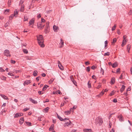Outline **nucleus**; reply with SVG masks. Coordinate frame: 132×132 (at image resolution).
I'll use <instances>...</instances> for the list:
<instances>
[{
	"instance_id": "obj_61",
	"label": "nucleus",
	"mask_w": 132,
	"mask_h": 132,
	"mask_svg": "<svg viewBox=\"0 0 132 132\" xmlns=\"http://www.w3.org/2000/svg\"><path fill=\"white\" fill-rule=\"evenodd\" d=\"M40 78V77H38L36 78V79L37 80V81H38L39 80V78Z\"/></svg>"
},
{
	"instance_id": "obj_53",
	"label": "nucleus",
	"mask_w": 132,
	"mask_h": 132,
	"mask_svg": "<svg viewBox=\"0 0 132 132\" xmlns=\"http://www.w3.org/2000/svg\"><path fill=\"white\" fill-rule=\"evenodd\" d=\"M113 102L114 103H116L117 102V100L116 98H114L113 100Z\"/></svg>"
},
{
	"instance_id": "obj_44",
	"label": "nucleus",
	"mask_w": 132,
	"mask_h": 132,
	"mask_svg": "<svg viewBox=\"0 0 132 132\" xmlns=\"http://www.w3.org/2000/svg\"><path fill=\"white\" fill-rule=\"evenodd\" d=\"M12 0H9L8 2V5L9 6H10L11 5V2Z\"/></svg>"
},
{
	"instance_id": "obj_10",
	"label": "nucleus",
	"mask_w": 132,
	"mask_h": 132,
	"mask_svg": "<svg viewBox=\"0 0 132 132\" xmlns=\"http://www.w3.org/2000/svg\"><path fill=\"white\" fill-rule=\"evenodd\" d=\"M29 101L31 102L32 103L34 104H36L37 103V101L34 100H33L31 98H29Z\"/></svg>"
},
{
	"instance_id": "obj_2",
	"label": "nucleus",
	"mask_w": 132,
	"mask_h": 132,
	"mask_svg": "<svg viewBox=\"0 0 132 132\" xmlns=\"http://www.w3.org/2000/svg\"><path fill=\"white\" fill-rule=\"evenodd\" d=\"M57 117L59 119V120L61 121H65L66 120H68L69 122H67L66 123L64 124V127H66L67 126H68L70 125L71 122L70 120H69V119L67 118H65L63 119L61 117L59 116L57 114Z\"/></svg>"
},
{
	"instance_id": "obj_39",
	"label": "nucleus",
	"mask_w": 132,
	"mask_h": 132,
	"mask_svg": "<svg viewBox=\"0 0 132 132\" xmlns=\"http://www.w3.org/2000/svg\"><path fill=\"white\" fill-rule=\"evenodd\" d=\"M116 26L115 25L112 28V31H113L114 30H115V29H116Z\"/></svg>"
},
{
	"instance_id": "obj_22",
	"label": "nucleus",
	"mask_w": 132,
	"mask_h": 132,
	"mask_svg": "<svg viewBox=\"0 0 132 132\" xmlns=\"http://www.w3.org/2000/svg\"><path fill=\"white\" fill-rule=\"evenodd\" d=\"M30 80H27L26 81L24 82V84H25L26 85H28L29 84H30Z\"/></svg>"
},
{
	"instance_id": "obj_49",
	"label": "nucleus",
	"mask_w": 132,
	"mask_h": 132,
	"mask_svg": "<svg viewBox=\"0 0 132 132\" xmlns=\"http://www.w3.org/2000/svg\"><path fill=\"white\" fill-rule=\"evenodd\" d=\"M29 109L28 108H26L25 109H24L23 110L24 111H26L28 110H29Z\"/></svg>"
},
{
	"instance_id": "obj_31",
	"label": "nucleus",
	"mask_w": 132,
	"mask_h": 132,
	"mask_svg": "<svg viewBox=\"0 0 132 132\" xmlns=\"http://www.w3.org/2000/svg\"><path fill=\"white\" fill-rule=\"evenodd\" d=\"M76 107H77V106H73L72 108H71L70 109V111H73V109H75L76 108Z\"/></svg>"
},
{
	"instance_id": "obj_47",
	"label": "nucleus",
	"mask_w": 132,
	"mask_h": 132,
	"mask_svg": "<svg viewBox=\"0 0 132 132\" xmlns=\"http://www.w3.org/2000/svg\"><path fill=\"white\" fill-rule=\"evenodd\" d=\"M86 70L88 72H89L90 71V68L89 67H88L87 68Z\"/></svg>"
},
{
	"instance_id": "obj_45",
	"label": "nucleus",
	"mask_w": 132,
	"mask_h": 132,
	"mask_svg": "<svg viewBox=\"0 0 132 132\" xmlns=\"http://www.w3.org/2000/svg\"><path fill=\"white\" fill-rule=\"evenodd\" d=\"M28 19V18L27 16H24V21H27Z\"/></svg>"
},
{
	"instance_id": "obj_6",
	"label": "nucleus",
	"mask_w": 132,
	"mask_h": 132,
	"mask_svg": "<svg viewBox=\"0 0 132 132\" xmlns=\"http://www.w3.org/2000/svg\"><path fill=\"white\" fill-rule=\"evenodd\" d=\"M23 113H16L14 116V118H18L20 116H23Z\"/></svg>"
},
{
	"instance_id": "obj_18",
	"label": "nucleus",
	"mask_w": 132,
	"mask_h": 132,
	"mask_svg": "<svg viewBox=\"0 0 132 132\" xmlns=\"http://www.w3.org/2000/svg\"><path fill=\"white\" fill-rule=\"evenodd\" d=\"M125 86L124 85H122V87L120 89V92L121 93L125 89Z\"/></svg>"
},
{
	"instance_id": "obj_7",
	"label": "nucleus",
	"mask_w": 132,
	"mask_h": 132,
	"mask_svg": "<svg viewBox=\"0 0 132 132\" xmlns=\"http://www.w3.org/2000/svg\"><path fill=\"white\" fill-rule=\"evenodd\" d=\"M70 78L71 79L72 81L73 84L76 86H77V83L76 81L74 80V79L73 78L72 76H70Z\"/></svg>"
},
{
	"instance_id": "obj_21",
	"label": "nucleus",
	"mask_w": 132,
	"mask_h": 132,
	"mask_svg": "<svg viewBox=\"0 0 132 132\" xmlns=\"http://www.w3.org/2000/svg\"><path fill=\"white\" fill-rule=\"evenodd\" d=\"M58 67L61 70H62L63 69V67L61 64L58 65Z\"/></svg>"
},
{
	"instance_id": "obj_33",
	"label": "nucleus",
	"mask_w": 132,
	"mask_h": 132,
	"mask_svg": "<svg viewBox=\"0 0 132 132\" xmlns=\"http://www.w3.org/2000/svg\"><path fill=\"white\" fill-rule=\"evenodd\" d=\"M14 72L16 73H18L20 72L21 71L20 70H14Z\"/></svg>"
},
{
	"instance_id": "obj_62",
	"label": "nucleus",
	"mask_w": 132,
	"mask_h": 132,
	"mask_svg": "<svg viewBox=\"0 0 132 132\" xmlns=\"http://www.w3.org/2000/svg\"><path fill=\"white\" fill-rule=\"evenodd\" d=\"M14 16H15L14 14H12L11 15V16L10 17V18H13V17Z\"/></svg>"
},
{
	"instance_id": "obj_15",
	"label": "nucleus",
	"mask_w": 132,
	"mask_h": 132,
	"mask_svg": "<svg viewBox=\"0 0 132 132\" xmlns=\"http://www.w3.org/2000/svg\"><path fill=\"white\" fill-rule=\"evenodd\" d=\"M49 109V108L48 107H47L43 109V111L44 112H47Z\"/></svg>"
},
{
	"instance_id": "obj_52",
	"label": "nucleus",
	"mask_w": 132,
	"mask_h": 132,
	"mask_svg": "<svg viewBox=\"0 0 132 132\" xmlns=\"http://www.w3.org/2000/svg\"><path fill=\"white\" fill-rule=\"evenodd\" d=\"M104 94V92L102 91L101 93L100 94V96H102Z\"/></svg>"
},
{
	"instance_id": "obj_20",
	"label": "nucleus",
	"mask_w": 132,
	"mask_h": 132,
	"mask_svg": "<svg viewBox=\"0 0 132 132\" xmlns=\"http://www.w3.org/2000/svg\"><path fill=\"white\" fill-rule=\"evenodd\" d=\"M131 45L128 44L127 46V50L128 53L129 52V51Z\"/></svg>"
},
{
	"instance_id": "obj_59",
	"label": "nucleus",
	"mask_w": 132,
	"mask_h": 132,
	"mask_svg": "<svg viewBox=\"0 0 132 132\" xmlns=\"http://www.w3.org/2000/svg\"><path fill=\"white\" fill-rule=\"evenodd\" d=\"M41 75L42 76L44 77L46 76V74L43 73L41 74Z\"/></svg>"
},
{
	"instance_id": "obj_16",
	"label": "nucleus",
	"mask_w": 132,
	"mask_h": 132,
	"mask_svg": "<svg viewBox=\"0 0 132 132\" xmlns=\"http://www.w3.org/2000/svg\"><path fill=\"white\" fill-rule=\"evenodd\" d=\"M38 72L37 70H35L33 72V75L35 77L37 75Z\"/></svg>"
},
{
	"instance_id": "obj_42",
	"label": "nucleus",
	"mask_w": 132,
	"mask_h": 132,
	"mask_svg": "<svg viewBox=\"0 0 132 132\" xmlns=\"http://www.w3.org/2000/svg\"><path fill=\"white\" fill-rule=\"evenodd\" d=\"M10 10L9 9H6L5 11V14H7V13L9 12Z\"/></svg>"
},
{
	"instance_id": "obj_41",
	"label": "nucleus",
	"mask_w": 132,
	"mask_h": 132,
	"mask_svg": "<svg viewBox=\"0 0 132 132\" xmlns=\"http://www.w3.org/2000/svg\"><path fill=\"white\" fill-rule=\"evenodd\" d=\"M85 64L86 65H87L90 64V63L89 61H86L85 62Z\"/></svg>"
},
{
	"instance_id": "obj_12",
	"label": "nucleus",
	"mask_w": 132,
	"mask_h": 132,
	"mask_svg": "<svg viewBox=\"0 0 132 132\" xmlns=\"http://www.w3.org/2000/svg\"><path fill=\"white\" fill-rule=\"evenodd\" d=\"M115 78L114 77L111 78V84H114L115 82Z\"/></svg>"
},
{
	"instance_id": "obj_34",
	"label": "nucleus",
	"mask_w": 132,
	"mask_h": 132,
	"mask_svg": "<svg viewBox=\"0 0 132 132\" xmlns=\"http://www.w3.org/2000/svg\"><path fill=\"white\" fill-rule=\"evenodd\" d=\"M24 2V0H21L20 1V3H19V5H22V4L23 3V2Z\"/></svg>"
},
{
	"instance_id": "obj_4",
	"label": "nucleus",
	"mask_w": 132,
	"mask_h": 132,
	"mask_svg": "<svg viewBox=\"0 0 132 132\" xmlns=\"http://www.w3.org/2000/svg\"><path fill=\"white\" fill-rule=\"evenodd\" d=\"M42 22H39L37 24L38 28L40 29H42L44 26V25H42Z\"/></svg>"
},
{
	"instance_id": "obj_8",
	"label": "nucleus",
	"mask_w": 132,
	"mask_h": 132,
	"mask_svg": "<svg viewBox=\"0 0 132 132\" xmlns=\"http://www.w3.org/2000/svg\"><path fill=\"white\" fill-rule=\"evenodd\" d=\"M118 118L119 120L121 122L123 121L124 120L123 118L121 115H119L118 116Z\"/></svg>"
},
{
	"instance_id": "obj_38",
	"label": "nucleus",
	"mask_w": 132,
	"mask_h": 132,
	"mask_svg": "<svg viewBox=\"0 0 132 132\" xmlns=\"http://www.w3.org/2000/svg\"><path fill=\"white\" fill-rule=\"evenodd\" d=\"M116 40H117L115 38H114L113 39L112 42V43H115L116 41Z\"/></svg>"
},
{
	"instance_id": "obj_1",
	"label": "nucleus",
	"mask_w": 132,
	"mask_h": 132,
	"mask_svg": "<svg viewBox=\"0 0 132 132\" xmlns=\"http://www.w3.org/2000/svg\"><path fill=\"white\" fill-rule=\"evenodd\" d=\"M37 40L39 44L40 47H44V45L43 44L44 42L43 36L42 35H39L37 36Z\"/></svg>"
},
{
	"instance_id": "obj_50",
	"label": "nucleus",
	"mask_w": 132,
	"mask_h": 132,
	"mask_svg": "<svg viewBox=\"0 0 132 132\" xmlns=\"http://www.w3.org/2000/svg\"><path fill=\"white\" fill-rule=\"evenodd\" d=\"M96 68V67H95L94 66V65L92 66L91 67V68L93 70L95 69Z\"/></svg>"
},
{
	"instance_id": "obj_9",
	"label": "nucleus",
	"mask_w": 132,
	"mask_h": 132,
	"mask_svg": "<svg viewBox=\"0 0 132 132\" xmlns=\"http://www.w3.org/2000/svg\"><path fill=\"white\" fill-rule=\"evenodd\" d=\"M0 96L4 100H9V98H8L4 94H0Z\"/></svg>"
},
{
	"instance_id": "obj_64",
	"label": "nucleus",
	"mask_w": 132,
	"mask_h": 132,
	"mask_svg": "<svg viewBox=\"0 0 132 132\" xmlns=\"http://www.w3.org/2000/svg\"><path fill=\"white\" fill-rule=\"evenodd\" d=\"M71 132H76V130L73 129L72 130Z\"/></svg>"
},
{
	"instance_id": "obj_55",
	"label": "nucleus",
	"mask_w": 132,
	"mask_h": 132,
	"mask_svg": "<svg viewBox=\"0 0 132 132\" xmlns=\"http://www.w3.org/2000/svg\"><path fill=\"white\" fill-rule=\"evenodd\" d=\"M120 69L119 68H118L116 70V73H118L120 71Z\"/></svg>"
},
{
	"instance_id": "obj_3",
	"label": "nucleus",
	"mask_w": 132,
	"mask_h": 132,
	"mask_svg": "<svg viewBox=\"0 0 132 132\" xmlns=\"http://www.w3.org/2000/svg\"><path fill=\"white\" fill-rule=\"evenodd\" d=\"M95 122L96 125L98 126H100L103 123V121L101 118H98L96 119Z\"/></svg>"
},
{
	"instance_id": "obj_24",
	"label": "nucleus",
	"mask_w": 132,
	"mask_h": 132,
	"mask_svg": "<svg viewBox=\"0 0 132 132\" xmlns=\"http://www.w3.org/2000/svg\"><path fill=\"white\" fill-rule=\"evenodd\" d=\"M54 125L53 124H52L51 125L50 128H49V130H53L54 129Z\"/></svg>"
},
{
	"instance_id": "obj_28",
	"label": "nucleus",
	"mask_w": 132,
	"mask_h": 132,
	"mask_svg": "<svg viewBox=\"0 0 132 132\" xmlns=\"http://www.w3.org/2000/svg\"><path fill=\"white\" fill-rule=\"evenodd\" d=\"M54 80V79L53 78H52L49 81V84H50L52 83V82Z\"/></svg>"
},
{
	"instance_id": "obj_60",
	"label": "nucleus",
	"mask_w": 132,
	"mask_h": 132,
	"mask_svg": "<svg viewBox=\"0 0 132 132\" xmlns=\"http://www.w3.org/2000/svg\"><path fill=\"white\" fill-rule=\"evenodd\" d=\"M126 44V43H124V42H122V44L121 45V46L122 47H123L124 45H125Z\"/></svg>"
},
{
	"instance_id": "obj_32",
	"label": "nucleus",
	"mask_w": 132,
	"mask_h": 132,
	"mask_svg": "<svg viewBox=\"0 0 132 132\" xmlns=\"http://www.w3.org/2000/svg\"><path fill=\"white\" fill-rule=\"evenodd\" d=\"M71 111H65V113L66 115H68L70 114Z\"/></svg>"
},
{
	"instance_id": "obj_11",
	"label": "nucleus",
	"mask_w": 132,
	"mask_h": 132,
	"mask_svg": "<svg viewBox=\"0 0 132 132\" xmlns=\"http://www.w3.org/2000/svg\"><path fill=\"white\" fill-rule=\"evenodd\" d=\"M53 29L54 31L55 32H57L58 31V27L55 25L53 26Z\"/></svg>"
},
{
	"instance_id": "obj_25",
	"label": "nucleus",
	"mask_w": 132,
	"mask_h": 132,
	"mask_svg": "<svg viewBox=\"0 0 132 132\" xmlns=\"http://www.w3.org/2000/svg\"><path fill=\"white\" fill-rule=\"evenodd\" d=\"M48 86L46 85H45L43 87V90L44 91L46 89L47 87H48Z\"/></svg>"
},
{
	"instance_id": "obj_5",
	"label": "nucleus",
	"mask_w": 132,
	"mask_h": 132,
	"mask_svg": "<svg viewBox=\"0 0 132 132\" xmlns=\"http://www.w3.org/2000/svg\"><path fill=\"white\" fill-rule=\"evenodd\" d=\"M4 54L8 57H10V56L9 51L7 50H5L4 52Z\"/></svg>"
},
{
	"instance_id": "obj_37",
	"label": "nucleus",
	"mask_w": 132,
	"mask_h": 132,
	"mask_svg": "<svg viewBox=\"0 0 132 132\" xmlns=\"http://www.w3.org/2000/svg\"><path fill=\"white\" fill-rule=\"evenodd\" d=\"M110 55V53L109 52H107L104 53V55L105 56H109Z\"/></svg>"
},
{
	"instance_id": "obj_63",
	"label": "nucleus",
	"mask_w": 132,
	"mask_h": 132,
	"mask_svg": "<svg viewBox=\"0 0 132 132\" xmlns=\"http://www.w3.org/2000/svg\"><path fill=\"white\" fill-rule=\"evenodd\" d=\"M26 59L27 60H30V59H31V58L30 57H26Z\"/></svg>"
},
{
	"instance_id": "obj_35",
	"label": "nucleus",
	"mask_w": 132,
	"mask_h": 132,
	"mask_svg": "<svg viewBox=\"0 0 132 132\" xmlns=\"http://www.w3.org/2000/svg\"><path fill=\"white\" fill-rule=\"evenodd\" d=\"M23 52L24 53L26 54H27L28 53V51L26 49H23Z\"/></svg>"
},
{
	"instance_id": "obj_54",
	"label": "nucleus",
	"mask_w": 132,
	"mask_h": 132,
	"mask_svg": "<svg viewBox=\"0 0 132 132\" xmlns=\"http://www.w3.org/2000/svg\"><path fill=\"white\" fill-rule=\"evenodd\" d=\"M45 20L44 19L42 18L41 19V22H42V23L43 22H45Z\"/></svg>"
},
{
	"instance_id": "obj_14",
	"label": "nucleus",
	"mask_w": 132,
	"mask_h": 132,
	"mask_svg": "<svg viewBox=\"0 0 132 132\" xmlns=\"http://www.w3.org/2000/svg\"><path fill=\"white\" fill-rule=\"evenodd\" d=\"M83 130L84 132H92L91 129H85Z\"/></svg>"
},
{
	"instance_id": "obj_57",
	"label": "nucleus",
	"mask_w": 132,
	"mask_h": 132,
	"mask_svg": "<svg viewBox=\"0 0 132 132\" xmlns=\"http://www.w3.org/2000/svg\"><path fill=\"white\" fill-rule=\"evenodd\" d=\"M101 71L102 72V74L103 75L104 73V70L102 68H101Z\"/></svg>"
},
{
	"instance_id": "obj_43",
	"label": "nucleus",
	"mask_w": 132,
	"mask_h": 132,
	"mask_svg": "<svg viewBox=\"0 0 132 132\" xmlns=\"http://www.w3.org/2000/svg\"><path fill=\"white\" fill-rule=\"evenodd\" d=\"M1 79L2 80H6V77L4 76H2L1 77Z\"/></svg>"
},
{
	"instance_id": "obj_51",
	"label": "nucleus",
	"mask_w": 132,
	"mask_h": 132,
	"mask_svg": "<svg viewBox=\"0 0 132 132\" xmlns=\"http://www.w3.org/2000/svg\"><path fill=\"white\" fill-rule=\"evenodd\" d=\"M11 63H12L14 64L15 63V61L13 60H11Z\"/></svg>"
},
{
	"instance_id": "obj_13",
	"label": "nucleus",
	"mask_w": 132,
	"mask_h": 132,
	"mask_svg": "<svg viewBox=\"0 0 132 132\" xmlns=\"http://www.w3.org/2000/svg\"><path fill=\"white\" fill-rule=\"evenodd\" d=\"M24 118L23 117H21L20 119L19 122L20 124H22L24 122Z\"/></svg>"
},
{
	"instance_id": "obj_26",
	"label": "nucleus",
	"mask_w": 132,
	"mask_h": 132,
	"mask_svg": "<svg viewBox=\"0 0 132 132\" xmlns=\"http://www.w3.org/2000/svg\"><path fill=\"white\" fill-rule=\"evenodd\" d=\"M34 20L33 19H32L29 21V23L31 25L33 24L34 23Z\"/></svg>"
},
{
	"instance_id": "obj_56",
	"label": "nucleus",
	"mask_w": 132,
	"mask_h": 132,
	"mask_svg": "<svg viewBox=\"0 0 132 132\" xmlns=\"http://www.w3.org/2000/svg\"><path fill=\"white\" fill-rule=\"evenodd\" d=\"M49 102V100L47 98L46 99L45 101H43V102L44 103H45L46 102Z\"/></svg>"
},
{
	"instance_id": "obj_30",
	"label": "nucleus",
	"mask_w": 132,
	"mask_h": 132,
	"mask_svg": "<svg viewBox=\"0 0 132 132\" xmlns=\"http://www.w3.org/2000/svg\"><path fill=\"white\" fill-rule=\"evenodd\" d=\"M49 32L48 29L46 28L44 30V32L45 34L48 33Z\"/></svg>"
},
{
	"instance_id": "obj_29",
	"label": "nucleus",
	"mask_w": 132,
	"mask_h": 132,
	"mask_svg": "<svg viewBox=\"0 0 132 132\" xmlns=\"http://www.w3.org/2000/svg\"><path fill=\"white\" fill-rule=\"evenodd\" d=\"M18 13V11L17 10H15L14 12V15L16 16V15Z\"/></svg>"
},
{
	"instance_id": "obj_17",
	"label": "nucleus",
	"mask_w": 132,
	"mask_h": 132,
	"mask_svg": "<svg viewBox=\"0 0 132 132\" xmlns=\"http://www.w3.org/2000/svg\"><path fill=\"white\" fill-rule=\"evenodd\" d=\"M112 66L113 68H115V67H117L118 66V64L117 63L115 62L114 64H112Z\"/></svg>"
},
{
	"instance_id": "obj_27",
	"label": "nucleus",
	"mask_w": 132,
	"mask_h": 132,
	"mask_svg": "<svg viewBox=\"0 0 132 132\" xmlns=\"http://www.w3.org/2000/svg\"><path fill=\"white\" fill-rule=\"evenodd\" d=\"M26 124L29 126H31V123L30 122H26Z\"/></svg>"
},
{
	"instance_id": "obj_40",
	"label": "nucleus",
	"mask_w": 132,
	"mask_h": 132,
	"mask_svg": "<svg viewBox=\"0 0 132 132\" xmlns=\"http://www.w3.org/2000/svg\"><path fill=\"white\" fill-rule=\"evenodd\" d=\"M5 71V70H4L2 68L0 67V71L2 72H3Z\"/></svg>"
},
{
	"instance_id": "obj_19",
	"label": "nucleus",
	"mask_w": 132,
	"mask_h": 132,
	"mask_svg": "<svg viewBox=\"0 0 132 132\" xmlns=\"http://www.w3.org/2000/svg\"><path fill=\"white\" fill-rule=\"evenodd\" d=\"M24 5H21L20 10L21 12H23L24 11Z\"/></svg>"
},
{
	"instance_id": "obj_36",
	"label": "nucleus",
	"mask_w": 132,
	"mask_h": 132,
	"mask_svg": "<svg viewBox=\"0 0 132 132\" xmlns=\"http://www.w3.org/2000/svg\"><path fill=\"white\" fill-rule=\"evenodd\" d=\"M90 81H88V87L89 88H90L91 87V84L89 83V82Z\"/></svg>"
},
{
	"instance_id": "obj_46",
	"label": "nucleus",
	"mask_w": 132,
	"mask_h": 132,
	"mask_svg": "<svg viewBox=\"0 0 132 132\" xmlns=\"http://www.w3.org/2000/svg\"><path fill=\"white\" fill-rule=\"evenodd\" d=\"M61 45L60 46V47H62L64 45V42L63 41H62V42H61Z\"/></svg>"
},
{
	"instance_id": "obj_58",
	"label": "nucleus",
	"mask_w": 132,
	"mask_h": 132,
	"mask_svg": "<svg viewBox=\"0 0 132 132\" xmlns=\"http://www.w3.org/2000/svg\"><path fill=\"white\" fill-rule=\"evenodd\" d=\"M114 94V93L113 91H112L110 94V95L111 96Z\"/></svg>"
},
{
	"instance_id": "obj_48",
	"label": "nucleus",
	"mask_w": 132,
	"mask_h": 132,
	"mask_svg": "<svg viewBox=\"0 0 132 132\" xmlns=\"http://www.w3.org/2000/svg\"><path fill=\"white\" fill-rule=\"evenodd\" d=\"M101 86V85L100 84H98V85L97 86V87H96V88L98 89L99 88H100Z\"/></svg>"
},
{
	"instance_id": "obj_23",
	"label": "nucleus",
	"mask_w": 132,
	"mask_h": 132,
	"mask_svg": "<svg viewBox=\"0 0 132 132\" xmlns=\"http://www.w3.org/2000/svg\"><path fill=\"white\" fill-rule=\"evenodd\" d=\"M108 41L107 40L105 41L104 42L105 44V48H107V45H108Z\"/></svg>"
}]
</instances>
